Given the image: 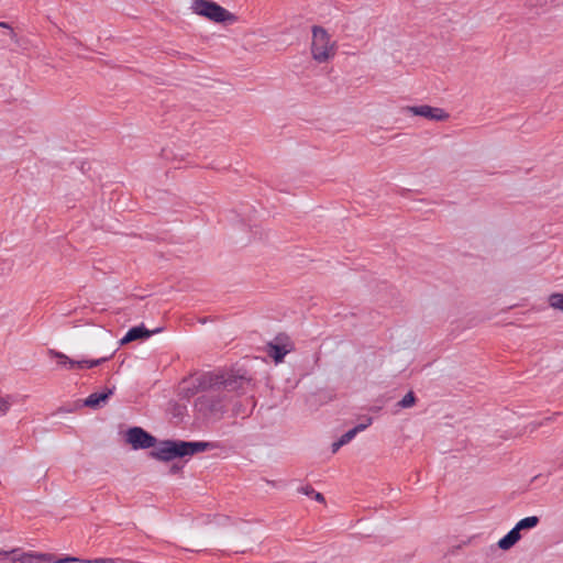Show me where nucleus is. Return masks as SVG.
Listing matches in <instances>:
<instances>
[{
  "mask_svg": "<svg viewBox=\"0 0 563 563\" xmlns=\"http://www.w3.org/2000/svg\"><path fill=\"white\" fill-rule=\"evenodd\" d=\"M157 330L153 331V333L157 332ZM152 335V331L147 330L144 325H137L131 328L125 335L120 340L121 344L130 343L137 339H147Z\"/></svg>",
  "mask_w": 563,
  "mask_h": 563,
  "instance_id": "nucleus-9",
  "label": "nucleus"
},
{
  "mask_svg": "<svg viewBox=\"0 0 563 563\" xmlns=\"http://www.w3.org/2000/svg\"><path fill=\"white\" fill-rule=\"evenodd\" d=\"M110 395H112L111 389H108L107 391H101V393H92L91 395H89L86 398L85 405L88 407H91V408H96V407L100 406L102 402H104L109 398Z\"/></svg>",
  "mask_w": 563,
  "mask_h": 563,
  "instance_id": "nucleus-11",
  "label": "nucleus"
},
{
  "mask_svg": "<svg viewBox=\"0 0 563 563\" xmlns=\"http://www.w3.org/2000/svg\"><path fill=\"white\" fill-rule=\"evenodd\" d=\"M191 9L196 14L217 23H234L238 20L233 13L210 0H195Z\"/></svg>",
  "mask_w": 563,
  "mask_h": 563,
  "instance_id": "nucleus-3",
  "label": "nucleus"
},
{
  "mask_svg": "<svg viewBox=\"0 0 563 563\" xmlns=\"http://www.w3.org/2000/svg\"><path fill=\"white\" fill-rule=\"evenodd\" d=\"M373 423L372 417H366L363 422L356 424L353 429L346 431L342 434L335 442L332 443V452L335 453L339 449L347 443H350L357 433L366 430Z\"/></svg>",
  "mask_w": 563,
  "mask_h": 563,
  "instance_id": "nucleus-7",
  "label": "nucleus"
},
{
  "mask_svg": "<svg viewBox=\"0 0 563 563\" xmlns=\"http://www.w3.org/2000/svg\"><path fill=\"white\" fill-rule=\"evenodd\" d=\"M13 402L14 398L12 396L0 397V417L4 416L9 411Z\"/></svg>",
  "mask_w": 563,
  "mask_h": 563,
  "instance_id": "nucleus-15",
  "label": "nucleus"
},
{
  "mask_svg": "<svg viewBox=\"0 0 563 563\" xmlns=\"http://www.w3.org/2000/svg\"><path fill=\"white\" fill-rule=\"evenodd\" d=\"M538 522L539 518L537 516H530L519 520L515 528L520 532V530L536 527Z\"/></svg>",
  "mask_w": 563,
  "mask_h": 563,
  "instance_id": "nucleus-13",
  "label": "nucleus"
},
{
  "mask_svg": "<svg viewBox=\"0 0 563 563\" xmlns=\"http://www.w3.org/2000/svg\"><path fill=\"white\" fill-rule=\"evenodd\" d=\"M126 442L134 450L150 449L155 445L156 439L140 427L130 428L126 432Z\"/></svg>",
  "mask_w": 563,
  "mask_h": 563,
  "instance_id": "nucleus-5",
  "label": "nucleus"
},
{
  "mask_svg": "<svg viewBox=\"0 0 563 563\" xmlns=\"http://www.w3.org/2000/svg\"><path fill=\"white\" fill-rule=\"evenodd\" d=\"M520 532L514 527L506 536H504L498 541V547L501 550H509L520 540Z\"/></svg>",
  "mask_w": 563,
  "mask_h": 563,
  "instance_id": "nucleus-10",
  "label": "nucleus"
},
{
  "mask_svg": "<svg viewBox=\"0 0 563 563\" xmlns=\"http://www.w3.org/2000/svg\"><path fill=\"white\" fill-rule=\"evenodd\" d=\"M299 492H301L302 494H305L309 497H312L317 501H320V503L324 501L323 495L321 493L316 492L311 486L301 487L299 489Z\"/></svg>",
  "mask_w": 563,
  "mask_h": 563,
  "instance_id": "nucleus-16",
  "label": "nucleus"
},
{
  "mask_svg": "<svg viewBox=\"0 0 563 563\" xmlns=\"http://www.w3.org/2000/svg\"><path fill=\"white\" fill-rule=\"evenodd\" d=\"M209 448L208 442L202 441H163L152 452L151 456L159 461H172L176 457H185L203 452Z\"/></svg>",
  "mask_w": 563,
  "mask_h": 563,
  "instance_id": "nucleus-1",
  "label": "nucleus"
},
{
  "mask_svg": "<svg viewBox=\"0 0 563 563\" xmlns=\"http://www.w3.org/2000/svg\"><path fill=\"white\" fill-rule=\"evenodd\" d=\"M80 563H93V559L91 560H81L79 561Z\"/></svg>",
  "mask_w": 563,
  "mask_h": 563,
  "instance_id": "nucleus-21",
  "label": "nucleus"
},
{
  "mask_svg": "<svg viewBox=\"0 0 563 563\" xmlns=\"http://www.w3.org/2000/svg\"><path fill=\"white\" fill-rule=\"evenodd\" d=\"M77 561H80V559L75 558V556H65V558L57 559L56 562H54V563H70V562H77Z\"/></svg>",
  "mask_w": 563,
  "mask_h": 563,
  "instance_id": "nucleus-19",
  "label": "nucleus"
},
{
  "mask_svg": "<svg viewBox=\"0 0 563 563\" xmlns=\"http://www.w3.org/2000/svg\"><path fill=\"white\" fill-rule=\"evenodd\" d=\"M289 353V350L285 345L279 344H268V354L274 358L276 363H279L284 360L286 354Z\"/></svg>",
  "mask_w": 563,
  "mask_h": 563,
  "instance_id": "nucleus-12",
  "label": "nucleus"
},
{
  "mask_svg": "<svg viewBox=\"0 0 563 563\" xmlns=\"http://www.w3.org/2000/svg\"><path fill=\"white\" fill-rule=\"evenodd\" d=\"M405 111L412 115L423 117L432 121H444L449 118V113L443 109L428 104L407 107Z\"/></svg>",
  "mask_w": 563,
  "mask_h": 563,
  "instance_id": "nucleus-6",
  "label": "nucleus"
},
{
  "mask_svg": "<svg viewBox=\"0 0 563 563\" xmlns=\"http://www.w3.org/2000/svg\"><path fill=\"white\" fill-rule=\"evenodd\" d=\"M11 553L13 554V556H12L13 562H29L30 561L33 563V560H37L43 563H54L57 560L53 554H48V553H38V552L18 553L16 550H13Z\"/></svg>",
  "mask_w": 563,
  "mask_h": 563,
  "instance_id": "nucleus-8",
  "label": "nucleus"
},
{
  "mask_svg": "<svg viewBox=\"0 0 563 563\" xmlns=\"http://www.w3.org/2000/svg\"><path fill=\"white\" fill-rule=\"evenodd\" d=\"M53 356L58 360V365L66 367L68 369H85L96 367L107 362L109 357H100L96 360H71L67 355L62 352H52Z\"/></svg>",
  "mask_w": 563,
  "mask_h": 563,
  "instance_id": "nucleus-4",
  "label": "nucleus"
},
{
  "mask_svg": "<svg viewBox=\"0 0 563 563\" xmlns=\"http://www.w3.org/2000/svg\"><path fill=\"white\" fill-rule=\"evenodd\" d=\"M336 43L331 40L330 34L322 26L312 27L311 55L318 63H325L334 57Z\"/></svg>",
  "mask_w": 563,
  "mask_h": 563,
  "instance_id": "nucleus-2",
  "label": "nucleus"
},
{
  "mask_svg": "<svg viewBox=\"0 0 563 563\" xmlns=\"http://www.w3.org/2000/svg\"><path fill=\"white\" fill-rule=\"evenodd\" d=\"M549 305L563 312V294L556 292L549 297Z\"/></svg>",
  "mask_w": 563,
  "mask_h": 563,
  "instance_id": "nucleus-14",
  "label": "nucleus"
},
{
  "mask_svg": "<svg viewBox=\"0 0 563 563\" xmlns=\"http://www.w3.org/2000/svg\"><path fill=\"white\" fill-rule=\"evenodd\" d=\"M415 402H416L415 394L412 391H409L398 402V406L401 408H410L415 405Z\"/></svg>",
  "mask_w": 563,
  "mask_h": 563,
  "instance_id": "nucleus-17",
  "label": "nucleus"
},
{
  "mask_svg": "<svg viewBox=\"0 0 563 563\" xmlns=\"http://www.w3.org/2000/svg\"><path fill=\"white\" fill-rule=\"evenodd\" d=\"M122 560L118 558H97L93 563H121Z\"/></svg>",
  "mask_w": 563,
  "mask_h": 563,
  "instance_id": "nucleus-18",
  "label": "nucleus"
},
{
  "mask_svg": "<svg viewBox=\"0 0 563 563\" xmlns=\"http://www.w3.org/2000/svg\"><path fill=\"white\" fill-rule=\"evenodd\" d=\"M22 563H32V562L29 561V562H22Z\"/></svg>",
  "mask_w": 563,
  "mask_h": 563,
  "instance_id": "nucleus-22",
  "label": "nucleus"
},
{
  "mask_svg": "<svg viewBox=\"0 0 563 563\" xmlns=\"http://www.w3.org/2000/svg\"><path fill=\"white\" fill-rule=\"evenodd\" d=\"M0 26L5 27V29H9V30L11 31V34H12L13 36L15 35V34H14V32H13V30L11 29V26H10L8 23H5V22H0Z\"/></svg>",
  "mask_w": 563,
  "mask_h": 563,
  "instance_id": "nucleus-20",
  "label": "nucleus"
}]
</instances>
